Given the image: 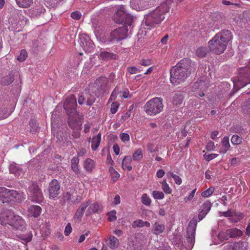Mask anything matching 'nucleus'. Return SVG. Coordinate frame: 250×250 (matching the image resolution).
Wrapping results in <instances>:
<instances>
[{
  "label": "nucleus",
  "instance_id": "obj_1",
  "mask_svg": "<svg viewBox=\"0 0 250 250\" xmlns=\"http://www.w3.org/2000/svg\"><path fill=\"white\" fill-rule=\"evenodd\" d=\"M231 32L228 30H222L216 34L208 42L210 50L216 54L223 53L231 39Z\"/></svg>",
  "mask_w": 250,
  "mask_h": 250
},
{
  "label": "nucleus",
  "instance_id": "obj_2",
  "mask_svg": "<svg viewBox=\"0 0 250 250\" xmlns=\"http://www.w3.org/2000/svg\"><path fill=\"white\" fill-rule=\"evenodd\" d=\"M190 62L188 59L181 60L170 71V81L174 85H177L184 82L190 73Z\"/></svg>",
  "mask_w": 250,
  "mask_h": 250
},
{
  "label": "nucleus",
  "instance_id": "obj_3",
  "mask_svg": "<svg viewBox=\"0 0 250 250\" xmlns=\"http://www.w3.org/2000/svg\"><path fill=\"white\" fill-rule=\"evenodd\" d=\"M169 7L163 3L155 10L148 14L145 20L146 26L149 27L147 29L153 28L160 23L164 19V15L169 11Z\"/></svg>",
  "mask_w": 250,
  "mask_h": 250
},
{
  "label": "nucleus",
  "instance_id": "obj_4",
  "mask_svg": "<svg viewBox=\"0 0 250 250\" xmlns=\"http://www.w3.org/2000/svg\"><path fill=\"white\" fill-rule=\"evenodd\" d=\"M0 221L2 225L8 224L20 230H22L25 226V222L21 217L15 215L10 211L1 213L0 214Z\"/></svg>",
  "mask_w": 250,
  "mask_h": 250
},
{
  "label": "nucleus",
  "instance_id": "obj_5",
  "mask_svg": "<svg viewBox=\"0 0 250 250\" xmlns=\"http://www.w3.org/2000/svg\"><path fill=\"white\" fill-rule=\"evenodd\" d=\"M24 198V195L22 192L0 187V200L3 203H7L11 201L20 202Z\"/></svg>",
  "mask_w": 250,
  "mask_h": 250
},
{
  "label": "nucleus",
  "instance_id": "obj_6",
  "mask_svg": "<svg viewBox=\"0 0 250 250\" xmlns=\"http://www.w3.org/2000/svg\"><path fill=\"white\" fill-rule=\"evenodd\" d=\"M145 112L148 115L154 116L160 113L163 109V100L155 97L146 102L144 107Z\"/></svg>",
  "mask_w": 250,
  "mask_h": 250
},
{
  "label": "nucleus",
  "instance_id": "obj_7",
  "mask_svg": "<svg viewBox=\"0 0 250 250\" xmlns=\"http://www.w3.org/2000/svg\"><path fill=\"white\" fill-rule=\"evenodd\" d=\"M233 83L234 87L236 90L250 83V62L247 66L241 69Z\"/></svg>",
  "mask_w": 250,
  "mask_h": 250
},
{
  "label": "nucleus",
  "instance_id": "obj_8",
  "mask_svg": "<svg viewBox=\"0 0 250 250\" xmlns=\"http://www.w3.org/2000/svg\"><path fill=\"white\" fill-rule=\"evenodd\" d=\"M197 227L196 219L190 221L187 227L186 239L189 248H192L195 242V231Z\"/></svg>",
  "mask_w": 250,
  "mask_h": 250
},
{
  "label": "nucleus",
  "instance_id": "obj_9",
  "mask_svg": "<svg viewBox=\"0 0 250 250\" xmlns=\"http://www.w3.org/2000/svg\"><path fill=\"white\" fill-rule=\"evenodd\" d=\"M28 194L32 201L41 203L43 200L42 192L36 184H32L29 187Z\"/></svg>",
  "mask_w": 250,
  "mask_h": 250
},
{
  "label": "nucleus",
  "instance_id": "obj_10",
  "mask_svg": "<svg viewBox=\"0 0 250 250\" xmlns=\"http://www.w3.org/2000/svg\"><path fill=\"white\" fill-rule=\"evenodd\" d=\"M63 106L69 116L70 114L76 112L77 104L75 96L70 95L67 96L65 99Z\"/></svg>",
  "mask_w": 250,
  "mask_h": 250
},
{
  "label": "nucleus",
  "instance_id": "obj_11",
  "mask_svg": "<svg viewBox=\"0 0 250 250\" xmlns=\"http://www.w3.org/2000/svg\"><path fill=\"white\" fill-rule=\"evenodd\" d=\"M79 43L83 49L87 52H91L94 49V43L89 36L81 34L79 36Z\"/></svg>",
  "mask_w": 250,
  "mask_h": 250
},
{
  "label": "nucleus",
  "instance_id": "obj_12",
  "mask_svg": "<svg viewBox=\"0 0 250 250\" xmlns=\"http://www.w3.org/2000/svg\"><path fill=\"white\" fill-rule=\"evenodd\" d=\"M127 31L126 27L125 26L115 29L110 33V40L120 41L125 39L126 36Z\"/></svg>",
  "mask_w": 250,
  "mask_h": 250
},
{
  "label": "nucleus",
  "instance_id": "obj_13",
  "mask_svg": "<svg viewBox=\"0 0 250 250\" xmlns=\"http://www.w3.org/2000/svg\"><path fill=\"white\" fill-rule=\"evenodd\" d=\"M128 17L125 11V7L123 5L120 6L113 16V20L117 23L126 22V19Z\"/></svg>",
  "mask_w": 250,
  "mask_h": 250
},
{
  "label": "nucleus",
  "instance_id": "obj_14",
  "mask_svg": "<svg viewBox=\"0 0 250 250\" xmlns=\"http://www.w3.org/2000/svg\"><path fill=\"white\" fill-rule=\"evenodd\" d=\"M60 186L57 180L54 179L50 183L48 191L51 198L56 197L60 193Z\"/></svg>",
  "mask_w": 250,
  "mask_h": 250
},
{
  "label": "nucleus",
  "instance_id": "obj_15",
  "mask_svg": "<svg viewBox=\"0 0 250 250\" xmlns=\"http://www.w3.org/2000/svg\"><path fill=\"white\" fill-rule=\"evenodd\" d=\"M91 200H88L83 203L79 208L76 210L75 214L74 215V219L78 222L81 221V219L83 215L84 212L86 210V208L90 205Z\"/></svg>",
  "mask_w": 250,
  "mask_h": 250
},
{
  "label": "nucleus",
  "instance_id": "obj_16",
  "mask_svg": "<svg viewBox=\"0 0 250 250\" xmlns=\"http://www.w3.org/2000/svg\"><path fill=\"white\" fill-rule=\"evenodd\" d=\"M85 211V215L89 216L93 213H98L102 210V206L98 202L91 203Z\"/></svg>",
  "mask_w": 250,
  "mask_h": 250
},
{
  "label": "nucleus",
  "instance_id": "obj_17",
  "mask_svg": "<svg viewBox=\"0 0 250 250\" xmlns=\"http://www.w3.org/2000/svg\"><path fill=\"white\" fill-rule=\"evenodd\" d=\"M211 207V204L210 202L207 201L205 202L201 207V211H200L198 217L200 220L203 219L204 217L209 211Z\"/></svg>",
  "mask_w": 250,
  "mask_h": 250
},
{
  "label": "nucleus",
  "instance_id": "obj_18",
  "mask_svg": "<svg viewBox=\"0 0 250 250\" xmlns=\"http://www.w3.org/2000/svg\"><path fill=\"white\" fill-rule=\"evenodd\" d=\"M95 166V161L91 158H87L83 161V168L88 173H91Z\"/></svg>",
  "mask_w": 250,
  "mask_h": 250
},
{
  "label": "nucleus",
  "instance_id": "obj_19",
  "mask_svg": "<svg viewBox=\"0 0 250 250\" xmlns=\"http://www.w3.org/2000/svg\"><path fill=\"white\" fill-rule=\"evenodd\" d=\"M221 147L219 152L221 154H225L230 148L229 139L228 136L224 137L221 141Z\"/></svg>",
  "mask_w": 250,
  "mask_h": 250
},
{
  "label": "nucleus",
  "instance_id": "obj_20",
  "mask_svg": "<svg viewBox=\"0 0 250 250\" xmlns=\"http://www.w3.org/2000/svg\"><path fill=\"white\" fill-rule=\"evenodd\" d=\"M183 100V96L180 92L174 93L171 97L170 102L173 104L177 105L182 104Z\"/></svg>",
  "mask_w": 250,
  "mask_h": 250
},
{
  "label": "nucleus",
  "instance_id": "obj_21",
  "mask_svg": "<svg viewBox=\"0 0 250 250\" xmlns=\"http://www.w3.org/2000/svg\"><path fill=\"white\" fill-rule=\"evenodd\" d=\"M79 159L78 157H74L71 160V167L76 175L80 173V169L79 167Z\"/></svg>",
  "mask_w": 250,
  "mask_h": 250
},
{
  "label": "nucleus",
  "instance_id": "obj_22",
  "mask_svg": "<svg viewBox=\"0 0 250 250\" xmlns=\"http://www.w3.org/2000/svg\"><path fill=\"white\" fill-rule=\"evenodd\" d=\"M107 245L111 249L114 250L119 246V241L115 236L110 235L108 237Z\"/></svg>",
  "mask_w": 250,
  "mask_h": 250
},
{
  "label": "nucleus",
  "instance_id": "obj_23",
  "mask_svg": "<svg viewBox=\"0 0 250 250\" xmlns=\"http://www.w3.org/2000/svg\"><path fill=\"white\" fill-rule=\"evenodd\" d=\"M165 229V227L163 224L156 222L152 226V231L153 234L158 235L163 233Z\"/></svg>",
  "mask_w": 250,
  "mask_h": 250
},
{
  "label": "nucleus",
  "instance_id": "obj_24",
  "mask_svg": "<svg viewBox=\"0 0 250 250\" xmlns=\"http://www.w3.org/2000/svg\"><path fill=\"white\" fill-rule=\"evenodd\" d=\"M101 141V134L100 133L93 137L91 141V148L93 151H95L99 147Z\"/></svg>",
  "mask_w": 250,
  "mask_h": 250
},
{
  "label": "nucleus",
  "instance_id": "obj_25",
  "mask_svg": "<svg viewBox=\"0 0 250 250\" xmlns=\"http://www.w3.org/2000/svg\"><path fill=\"white\" fill-rule=\"evenodd\" d=\"M42 208L39 206H31L28 209L29 214L37 217L40 215Z\"/></svg>",
  "mask_w": 250,
  "mask_h": 250
},
{
  "label": "nucleus",
  "instance_id": "obj_26",
  "mask_svg": "<svg viewBox=\"0 0 250 250\" xmlns=\"http://www.w3.org/2000/svg\"><path fill=\"white\" fill-rule=\"evenodd\" d=\"M131 161L132 158L131 156H125L122 162V168L124 169H126L128 171H130L132 169V167L130 165Z\"/></svg>",
  "mask_w": 250,
  "mask_h": 250
},
{
  "label": "nucleus",
  "instance_id": "obj_27",
  "mask_svg": "<svg viewBox=\"0 0 250 250\" xmlns=\"http://www.w3.org/2000/svg\"><path fill=\"white\" fill-rule=\"evenodd\" d=\"M150 223L147 221H144L141 219H138L134 221L132 224V227L133 228H141L143 227H149Z\"/></svg>",
  "mask_w": 250,
  "mask_h": 250
},
{
  "label": "nucleus",
  "instance_id": "obj_28",
  "mask_svg": "<svg viewBox=\"0 0 250 250\" xmlns=\"http://www.w3.org/2000/svg\"><path fill=\"white\" fill-rule=\"evenodd\" d=\"M9 170L11 173H14L17 177L19 176L22 173V170L19 166L15 163L10 165Z\"/></svg>",
  "mask_w": 250,
  "mask_h": 250
},
{
  "label": "nucleus",
  "instance_id": "obj_29",
  "mask_svg": "<svg viewBox=\"0 0 250 250\" xmlns=\"http://www.w3.org/2000/svg\"><path fill=\"white\" fill-rule=\"evenodd\" d=\"M100 57L103 60H106L109 59H114L116 58V55L113 53L108 52L107 51H103L101 52Z\"/></svg>",
  "mask_w": 250,
  "mask_h": 250
},
{
  "label": "nucleus",
  "instance_id": "obj_30",
  "mask_svg": "<svg viewBox=\"0 0 250 250\" xmlns=\"http://www.w3.org/2000/svg\"><path fill=\"white\" fill-rule=\"evenodd\" d=\"M228 232L230 235V238L240 237L242 236L243 234L241 230L236 228L228 229Z\"/></svg>",
  "mask_w": 250,
  "mask_h": 250
},
{
  "label": "nucleus",
  "instance_id": "obj_31",
  "mask_svg": "<svg viewBox=\"0 0 250 250\" xmlns=\"http://www.w3.org/2000/svg\"><path fill=\"white\" fill-rule=\"evenodd\" d=\"M17 4L21 7L26 8L30 6L33 0H15Z\"/></svg>",
  "mask_w": 250,
  "mask_h": 250
},
{
  "label": "nucleus",
  "instance_id": "obj_32",
  "mask_svg": "<svg viewBox=\"0 0 250 250\" xmlns=\"http://www.w3.org/2000/svg\"><path fill=\"white\" fill-rule=\"evenodd\" d=\"M143 158V150L138 148L135 151L132 155V159L134 161H140Z\"/></svg>",
  "mask_w": 250,
  "mask_h": 250
},
{
  "label": "nucleus",
  "instance_id": "obj_33",
  "mask_svg": "<svg viewBox=\"0 0 250 250\" xmlns=\"http://www.w3.org/2000/svg\"><path fill=\"white\" fill-rule=\"evenodd\" d=\"M162 185V189L163 191L166 194H171L172 192V189L170 188L169 185L167 183L166 180H164L161 182Z\"/></svg>",
  "mask_w": 250,
  "mask_h": 250
},
{
  "label": "nucleus",
  "instance_id": "obj_34",
  "mask_svg": "<svg viewBox=\"0 0 250 250\" xmlns=\"http://www.w3.org/2000/svg\"><path fill=\"white\" fill-rule=\"evenodd\" d=\"M246 247V244L240 241L233 244L232 246L233 250H245Z\"/></svg>",
  "mask_w": 250,
  "mask_h": 250
},
{
  "label": "nucleus",
  "instance_id": "obj_35",
  "mask_svg": "<svg viewBox=\"0 0 250 250\" xmlns=\"http://www.w3.org/2000/svg\"><path fill=\"white\" fill-rule=\"evenodd\" d=\"M218 238L221 241L228 240L230 238L228 229L225 231L220 232L218 235Z\"/></svg>",
  "mask_w": 250,
  "mask_h": 250
},
{
  "label": "nucleus",
  "instance_id": "obj_36",
  "mask_svg": "<svg viewBox=\"0 0 250 250\" xmlns=\"http://www.w3.org/2000/svg\"><path fill=\"white\" fill-rule=\"evenodd\" d=\"M183 0H166V2L164 3L167 4L169 9L171 7L176 6L179 3Z\"/></svg>",
  "mask_w": 250,
  "mask_h": 250
},
{
  "label": "nucleus",
  "instance_id": "obj_37",
  "mask_svg": "<svg viewBox=\"0 0 250 250\" xmlns=\"http://www.w3.org/2000/svg\"><path fill=\"white\" fill-rule=\"evenodd\" d=\"M152 196L157 200H162L164 198L165 195L162 191L154 190L152 192Z\"/></svg>",
  "mask_w": 250,
  "mask_h": 250
},
{
  "label": "nucleus",
  "instance_id": "obj_38",
  "mask_svg": "<svg viewBox=\"0 0 250 250\" xmlns=\"http://www.w3.org/2000/svg\"><path fill=\"white\" fill-rule=\"evenodd\" d=\"M142 203L146 206H149L151 203V200L146 193H144L141 197Z\"/></svg>",
  "mask_w": 250,
  "mask_h": 250
},
{
  "label": "nucleus",
  "instance_id": "obj_39",
  "mask_svg": "<svg viewBox=\"0 0 250 250\" xmlns=\"http://www.w3.org/2000/svg\"><path fill=\"white\" fill-rule=\"evenodd\" d=\"M68 125L69 126L74 129L78 130L79 129V123L76 122V121L73 120V119H71L69 117L68 120Z\"/></svg>",
  "mask_w": 250,
  "mask_h": 250
},
{
  "label": "nucleus",
  "instance_id": "obj_40",
  "mask_svg": "<svg viewBox=\"0 0 250 250\" xmlns=\"http://www.w3.org/2000/svg\"><path fill=\"white\" fill-rule=\"evenodd\" d=\"M242 139L237 135H233L231 138V142L233 145H239L242 143Z\"/></svg>",
  "mask_w": 250,
  "mask_h": 250
},
{
  "label": "nucleus",
  "instance_id": "obj_41",
  "mask_svg": "<svg viewBox=\"0 0 250 250\" xmlns=\"http://www.w3.org/2000/svg\"><path fill=\"white\" fill-rule=\"evenodd\" d=\"M207 50L205 47H201L198 48L196 51V55L200 57H204L207 54Z\"/></svg>",
  "mask_w": 250,
  "mask_h": 250
},
{
  "label": "nucleus",
  "instance_id": "obj_42",
  "mask_svg": "<svg viewBox=\"0 0 250 250\" xmlns=\"http://www.w3.org/2000/svg\"><path fill=\"white\" fill-rule=\"evenodd\" d=\"M214 191V188L213 187H210L208 189L202 192L201 195L203 197H208L210 196Z\"/></svg>",
  "mask_w": 250,
  "mask_h": 250
},
{
  "label": "nucleus",
  "instance_id": "obj_43",
  "mask_svg": "<svg viewBox=\"0 0 250 250\" xmlns=\"http://www.w3.org/2000/svg\"><path fill=\"white\" fill-rule=\"evenodd\" d=\"M27 57V53L25 50H21L20 55L18 57L17 59L21 62L24 61Z\"/></svg>",
  "mask_w": 250,
  "mask_h": 250
},
{
  "label": "nucleus",
  "instance_id": "obj_44",
  "mask_svg": "<svg viewBox=\"0 0 250 250\" xmlns=\"http://www.w3.org/2000/svg\"><path fill=\"white\" fill-rule=\"evenodd\" d=\"M116 211L115 210H112L109 212L108 215V220L109 221H114L117 219L116 216Z\"/></svg>",
  "mask_w": 250,
  "mask_h": 250
},
{
  "label": "nucleus",
  "instance_id": "obj_45",
  "mask_svg": "<svg viewBox=\"0 0 250 250\" xmlns=\"http://www.w3.org/2000/svg\"><path fill=\"white\" fill-rule=\"evenodd\" d=\"M243 109L247 114H250V98L243 105Z\"/></svg>",
  "mask_w": 250,
  "mask_h": 250
},
{
  "label": "nucleus",
  "instance_id": "obj_46",
  "mask_svg": "<svg viewBox=\"0 0 250 250\" xmlns=\"http://www.w3.org/2000/svg\"><path fill=\"white\" fill-rule=\"evenodd\" d=\"M196 191V188L193 189L188 196L185 197L184 198V201L186 203H187L188 201H191L194 197Z\"/></svg>",
  "mask_w": 250,
  "mask_h": 250
},
{
  "label": "nucleus",
  "instance_id": "obj_47",
  "mask_svg": "<svg viewBox=\"0 0 250 250\" xmlns=\"http://www.w3.org/2000/svg\"><path fill=\"white\" fill-rule=\"evenodd\" d=\"M120 137L121 141L124 143L129 142L130 140L129 134L126 133H122L120 134Z\"/></svg>",
  "mask_w": 250,
  "mask_h": 250
},
{
  "label": "nucleus",
  "instance_id": "obj_48",
  "mask_svg": "<svg viewBox=\"0 0 250 250\" xmlns=\"http://www.w3.org/2000/svg\"><path fill=\"white\" fill-rule=\"evenodd\" d=\"M218 156L217 154L212 153V154H205L204 155V159L207 161H209L215 158H216Z\"/></svg>",
  "mask_w": 250,
  "mask_h": 250
},
{
  "label": "nucleus",
  "instance_id": "obj_49",
  "mask_svg": "<svg viewBox=\"0 0 250 250\" xmlns=\"http://www.w3.org/2000/svg\"><path fill=\"white\" fill-rule=\"evenodd\" d=\"M72 229L71 227V224L70 223H67L65 226L64 233L65 236H68L70 233L72 232Z\"/></svg>",
  "mask_w": 250,
  "mask_h": 250
},
{
  "label": "nucleus",
  "instance_id": "obj_50",
  "mask_svg": "<svg viewBox=\"0 0 250 250\" xmlns=\"http://www.w3.org/2000/svg\"><path fill=\"white\" fill-rule=\"evenodd\" d=\"M94 98L90 95H87V97L86 98V104L87 105H91L94 102Z\"/></svg>",
  "mask_w": 250,
  "mask_h": 250
},
{
  "label": "nucleus",
  "instance_id": "obj_51",
  "mask_svg": "<svg viewBox=\"0 0 250 250\" xmlns=\"http://www.w3.org/2000/svg\"><path fill=\"white\" fill-rule=\"evenodd\" d=\"M81 13L77 11L72 12L71 14V18L76 20H79L81 18Z\"/></svg>",
  "mask_w": 250,
  "mask_h": 250
},
{
  "label": "nucleus",
  "instance_id": "obj_52",
  "mask_svg": "<svg viewBox=\"0 0 250 250\" xmlns=\"http://www.w3.org/2000/svg\"><path fill=\"white\" fill-rule=\"evenodd\" d=\"M206 148L208 151H211L215 149L214 143L213 142L209 141L206 146Z\"/></svg>",
  "mask_w": 250,
  "mask_h": 250
},
{
  "label": "nucleus",
  "instance_id": "obj_53",
  "mask_svg": "<svg viewBox=\"0 0 250 250\" xmlns=\"http://www.w3.org/2000/svg\"><path fill=\"white\" fill-rule=\"evenodd\" d=\"M119 104L117 103H113L111 105L110 110L112 113L114 114L117 111Z\"/></svg>",
  "mask_w": 250,
  "mask_h": 250
},
{
  "label": "nucleus",
  "instance_id": "obj_54",
  "mask_svg": "<svg viewBox=\"0 0 250 250\" xmlns=\"http://www.w3.org/2000/svg\"><path fill=\"white\" fill-rule=\"evenodd\" d=\"M127 71L131 74H134L140 72V70L135 67H129L127 68Z\"/></svg>",
  "mask_w": 250,
  "mask_h": 250
},
{
  "label": "nucleus",
  "instance_id": "obj_55",
  "mask_svg": "<svg viewBox=\"0 0 250 250\" xmlns=\"http://www.w3.org/2000/svg\"><path fill=\"white\" fill-rule=\"evenodd\" d=\"M220 214H222L225 217H233L234 215H236L235 212H231L229 210L227 211L220 212Z\"/></svg>",
  "mask_w": 250,
  "mask_h": 250
},
{
  "label": "nucleus",
  "instance_id": "obj_56",
  "mask_svg": "<svg viewBox=\"0 0 250 250\" xmlns=\"http://www.w3.org/2000/svg\"><path fill=\"white\" fill-rule=\"evenodd\" d=\"M140 64L143 66H148L151 64L150 60H142L140 61Z\"/></svg>",
  "mask_w": 250,
  "mask_h": 250
},
{
  "label": "nucleus",
  "instance_id": "obj_57",
  "mask_svg": "<svg viewBox=\"0 0 250 250\" xmlns=\"http://www.w3.org/2000/svg\"><path fill=\"white\" fill-rule=\"evenodd\" d=\"M84 101L86 102V98H85L83 94H79L78 97V103L79 104H83Z\"/></svg>",
  "mask_w": 250,
  "mask_h": 250
},
{
  "label": "nucleus",
  "instance_id": "obj_58",
  "mask_svg": "<svg viewBox=\"0 0 250 250\" xmlns=\"http://www.w3.org/2000/svg\"><path fill=\"white\" fill-rule=\"evenodd\" d=\"M173 179L175 182V183L178 185H180L182 183V179L178 175H176L175 176H174Z\"/></svg>",
  "mask_w": 250,
  "mask_h": 250
},
{
  "label": "nucleus",
  "instance_id": "obj_59",
  "mask_svg": "<svg viewBox=\"0 0 250 250\" xmlns=\"http://www.w3.org/2000/svg\"><path fill=\"white\" fill-rule=\"evenodd\" d=\"M111 178L113 182H116L120 177V174L116 171L111 175Z\"/></svg>",
  "mask_w": 250,
  "mask_h": 250
},
{
  "label": "nucleus",
  "instance_id": "obj_60",
  "mask_svg": "<svg viewBox=\"0 0 250 250\" xmlns=\"http://www.w3.org/2000/svg\"><path fill=\"white\" fill-rule=\"evenodd\" d=\"M121 200H120V197L119 195H117L115 196V197L114 198V201L112 202V204L113 205H117L120 203Z\"/></svg>",
  "mask_w": 250,
  "mask_h": 250
},
{
  "label": "nucleus",
  "instance_id": "obj_61",
  "mask_svg": "<svg viewBox=\"0 0 250 250\" xmlns=\"http://www.w3.org/2000/svg\"><path fill=\"white\" fill-rule=\"evenodd\" d=\"M113 149L116 155H118L120 152V147L118 144H115L113 146Z\"/></svg>",
  "mask_w": 250,
  "mask_h": 250
},
{
  "label": "nucleus",
  "instance_id": "obj_62",
  "mask_svg": "<svg viewBox=\"0 0 250 250\" xmlns=\"http://www.w3.org/2000/svg\"><path fill=\"white\" fill-rule=\"evenodd\" d=\"M154 145L152 143H148L147 144V148L148 151H149L150 152H154L155 151V150L153 148Z\"/></svg>",
  "mask_w": 250,
  "mask_h": 250
},
{
  "label": "nucleus",
  "instance_id": "obj_63",
  "mask_svg": "<svg viewBox=\"0 0 250 250\" xmlns=\"http://www.w3.org/2000/svg\"><path fill=\"white\" fill-rule=\"evenodd\" d=\"M165 174V172L164 170L163 169H159L157 171L156 173V176L158 178H162L163 177Z\"/></svg>",
  "mask_w": 250,
  "mask_h": 250
},
{
  "label": "nucleus",
  "instance_id": "obj_64",
  "mask_svg": "<svg viewBox=\"0 0 250 250\" xmlns=\"http://www.w3.org/2000/svg\"><path fill=\"white\" fill-rule=\"evenodd\" d=\"M89 231H87V232L85 233V234H83V235H81V236H80V238H79V240H78V242H79V243H82V242H83L84 240V239H85V236H87V235H88V234H89Z\"/></svg>",
  "mask_w": 250,
  "mask_h": 250
}]
</instances>
